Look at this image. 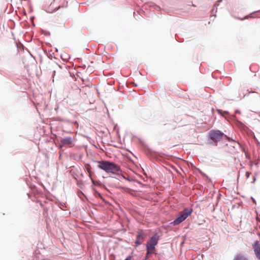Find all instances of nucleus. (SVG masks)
<instances>
[{
  "instance_id": "nucleus-1",
  "label": "nucleus",
  "mask_w": 260,
  "mask_h": 260,
  "mask_svg": "<svg viewBox=\"0 0 260 260\" xmlns=\"http://www.w3.org/2000/svg\"><path fill=\"white\" fill-rule=\"evenodd\" d=\"M99 168L108 173H116L120 170V168L115 164L108 161H99Z\"/></svg>"
},
{
  "instance_id": "nucleus-2",
  "label": "nucleus",
  "mask_w": 260,
  "mask_h": 260,
  "mask_svg": "<svg viewBox=\"0 0 260 260\" xmlns=\"http://www.w3.org/2000/svg\"><path fill=\"white\" fill-rule=\"evenodd\" d=\"M192 212V210L191 209L185 208L180 212L179 216L173 221L174 224L177 225L184 221L191 214Z\"/></svg>"
},
{
  "instance_id": "nucleus-3",
  "label": "nucleus",
  "mask_w": 260,
  "mask_h": 260,
  "mask_svg": "<svg viewBox=\"0 0 260 260\" xmlns=\"http://www.w3.org/2000/svg\"><path fill=\"white\" fill-rule=\"evenodd\" d=\"M224 134L219 131H212L210 132V136L212 139L219 140L223 136Z\"/></svg>"
},
{
  "instance_id": "nucleus-4",
  "label": "nucleus",
  "mask_w": 260,
  "mask_h": 260,
  "mask_svg": "<svg viewBox=\"0 0 260 260\" xmlns=\"http://www.w3.org/2000/svg\"><path fill=\"white\" fill-rule=\"evenodd\" d=\"M155 245H147V252L146 253V259L149 257V254L152 253L155 249Z\"/></svg>"
},
{
  "instance_id": "nucleus-5",
  "label": "nucleus",
  "mask_w": 260,
  "mask_h": 260,
  "mask_svg": "<svg viewBox=\"0 0 260 260\" xmlns=\"http://www.w3.org/2000/svg\"><path fill=\"white\" fill-rule=\"evenodd\" d=\"M72 142V140L70 137H67L61 140V143L63 145L71 144Z\"/></svg>"
},
{
  "instance_id": "nucleus-6",
  "label": "nucleus",
  "mask_w": 260,
  "mask_h": 260,
  "mask_svg": "<svg viewBox=\"0 0 260 260\" xmlns=\"http://www.w3.org/2000/svg\"><path fill=\"white\" fill-rule=\"evenodd\" d=\"M254 251L256 257L260 259V247L259 245H255Z\"/></svg>"
},
{
  "instance_id": "nucleus-7",
  "label": "nucleus",
  "mask_w": 260,
  "mask_h": 260,
  "mask_svg": "<svg viewBox=\"0 0 260 260\" xmlns=\"http://www.w3.org/2000/svg\"><path fill=\"white\" fill-rule=\"evenodd\" d=\"M158 240V236L157 235H154L152 237L151 239V242L149 244H156Z\"/></svg>"
},
{
  "instance_id": "nucleus-8",
  "label": "nucleus",
  "mask_w": 260,
  "mask_h": 260,
  "mask_svg": "<svg viewBox=\"0 0 260 260\" xmlns=\"http://www.w3.org/2000/svg\"><path fill=\"white\" fill-rule=\"evenodd\" d=\"M234 260H248L242 254L237 255L234 258Z\"/></svg>"
},
{
  "instance_id": "nucleus-9",
  "label": "nucleus",
  "mask_w": 260,
  "mask_h": 260,
  "mask_svg": "<svg viewBox=\"0 0 260 260\" xmlns=\"http://www.w3.org/2000/svg\"><path fill=\"white\" fill-rule=\"evenodd\" d=\"M247 177H249V173H247Z\"/></svg>"
}]
</instances>
